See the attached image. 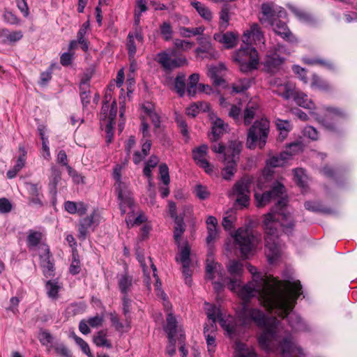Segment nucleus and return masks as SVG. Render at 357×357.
<instances>
[{"label":"nucleus","instance_id":"1","mask_svg":"<svg viewBox=\"0 0 357 357\" xmlns=\"http://www.w3.org/2000/svg\"><path fill=\"white\" fill-rule=\"evenodd\" d=\"M247 268L252 275V280L242 286L238 296L243 301L242 305L255 296L259 301L268 309H275L278 314H284L291 308L289 298L292 294L290 281L278 280L276 278L257 271L256 267L248 264Z\"/></svg>","mask_w":357,"mask_h":357},{"label":"nucleus","instance_id":"2","mask_svg":"<svg viewBox=\"0 0 357 357\" xmlns=\"http://www.w3.org/2000/svg\"><path fill=\"white\" fill-rule=\"evenodd\" d=\"M244 324L254 321L259 327L264 328L258 337L260 348L265 351L271 350V343L275 334V328L279 321L275 317H268L261 311L249 307L244 303L239 313Z\"/></svg>","mask_w":357,"mask_h":357},{"label":"nucleus","instance_id":"3","mask_svg":"<svg viewBox=\"0 0 357 357\" xmlns=\"http://www.w3.org/2000/svg\"><path fill=\"white\" fill-rule=\"evenodd\" d=\"M278 206L276 204L270 211L264 215L263 227L266 255L268 261L273 263L281 255V245L279 240L280 222L278 219Z\"/></svg>","mask_w":357,"mask_h":357},{"label":"nucleus","instance_id":"4","mask_svg":"<svg viewBox=\"0 0 357 357\" xmlns=\"http://www.w3.org/2000/svg\"><path fill=\"white\" fill-rule=\"evenodd\" d=\"M292 285V294L289 298V304L291 305V308L288 309L287 312L284 314H278L275 312V309H268L266 308L268 311L271 313H273L278 317L284 319L287 317L289 325L294 331H306L309 330V328L307 324L304 320L297 314L291 312L295 306L297 298L302 294V287L300 283V281H296L291 282Z\"/></svg>","mask_w":357,"mask_h":357},{"label":"nucleus","instance_id":"5","mask_svg":"<svg viewBox=\"0 0 357 357\" xmlns=\"http://www.w3.org/2000/svg\"><path fill=\"white\" fill-rule=\"evenodd\" d=\"M234 238V247L238 250L243 258H248L252 255L259 243V238L254 234L250 228L240 227L232 235Z\"/></svg>","mask_w":357,"mask_h":357},{"label":"nucleus","instance_id":"6","mask_svg":"<svg viewBox=\"0 0 357 357\" xmlns=\"http://www.w3.org/2000/svg\"><path fill=\"white\" fill-rule=\"evenodd\" d=\"M234 52L231 56L243 73H248L257 69L259 63L258 52L255 47L248 43Z\"/></svg>","mask_w":357,"mask_h":357},{"label":"nucleus","instance_id":"7","mask_svg":"<svg viewBox=\"0 0 357 357\" xmlns=\"http://www.w3.org/2000/svg\"><path fill=\"white\" fill-rule=\"evenodd\" d=\"M270 122L266 118L257 120L249 128L247 136L246 146L249 149H255L258 143L262 149L266 143L269 134Z\"/></svg>","mask_w":357,"mask_h":357},{"label":"nucleus","instance_id":"8","mask_svg":"<svg viewBox=\"0 0 357 357\" xmlns=\"http://www.w3.org/2000/svg\"><path fill=\"white\" fill-rule=\"evenodd\" d=\"M323 109L328 113L331 119L334 121H330L327 119L316 115V120L328 131L341 135L342 129L338 124V119L346 120L348 117L347 114L343 109L333 107H323Z\"/></svg>","mask_w":357,"mask_h":357},{"label":"nucleus","instance_id":"9","mask_svg":"<svg viewBox=\"0 0 357 357\" xmlns=\"http://www.w3.org/2000/svg\"><path fill=\"white\" fill-rule=\"evenodd\" d=\"M227 275L223 274V281L227 287L238 295L239 289L242 287V276L243 273V264L238 261L231 260L227 265Z\"/></svg>","mask_w":357,"mask_h":357},{"label":"nucleus","instance_id":"10","mask_svg":"<svg viewBox=\"0 0 357 357\" xmlns=\"http://www.w3.org/2000/svg\"><path fill=\"white\" fill-rule=\"evenodd\" d=\"M251 183L252 178L249 176H245L233 187V194L236 197V202L243 207L248 206L250 203Z\"/></svg>","mask_w":357,"mask_h":357},{"label":"nucleus","instance_id":"11","mask_svg":"<svg viewBox=\"0 0 357 357\" xmlns=\"http://www.w3.org/2000/svg\"><path fill=\"white\" fill-rule=\"evenodd\" d=\"M287 200L284 197H282L278 200L276 206H278V219L280 226L286 234H291L295 227V221L292 218L291 213L287 210Z\"/></svg>","mask_w":357,"mask_h":357},{"label":"nucleus","instance_id":"12","mask_svg":"<svg viewBox=\"0 0 357 357\" xmlns=\"http://www.w3.org/2000/svg\"><path fill=\"white\" fill-rule=\"evenodd\" d=\"M284 10L280 7L278 8L274 3L266 2L261 6V15L259 17V20L261 24L273 26L274 22L282 16Z\"/></svg>","mask_w":357,"mask_h":357},{"label":"nucleus","instance_id":"13","mask_svg":"<svg viewBox=\"0 0 357 357\" xmlns=\"http://www.w3.org/2000/svg\"><path fill=\"white\" fill-rule=\"evenodd\" d=\"M179 248L178 256L176 257V261L181 263L182 273L185 278V283L190 286L192 282L191 275L192 271L190 269V264L191 263L190 247L189 243L186 241L183 246L178 247Z\"/></svg>","mask_w":357,"mask_h":357},{"label":"nucleus","instance_id":"14","mask_svg":"<svg viewBox=\"0 0 357 357\" xmlns=\"http://www.w3.org/2000/svg\"><path fill=\"white\" fill-rule=\"evenodd\" d=\"M284 193V186L279 183L275 182L272 186L271 190L266 191L261 195L255 193V197L257 202V207H264L268 204L271 200L279 198L280 200Z\"/></svg>","mask_w":357,"mask_h":357},{"label":"nucleus","instance_id":"15","mask_svg":"<svg viewBox=\"0 0 357 357\" xmlns=\"http://www.w3.org/2000/svg\"><path fill=\"white\" fill-rule=\"evenodd\" d=\"M116 192L118 199L120 200V209L122 214L126 213L127 208L132 209L135 206V201L132 194L129 190L127 184H121V187H116Z\"/></svg>","mask_w":357,"mask_h":357},{"label":"nucleus","instance_id":"16","mask_svg":"<svg viewBox=\"0 0 357 357\" xmlns=\"http://www.w3.org/2000/svg\"><path fill=\"white\" fill-rule=\"evenodd\" d=\"M157 56L158 58V62L167 70H172L188 64V61L184 56H179L174 59L171 58L172 56H176L175 51H172L170 56L166 52L158 53Z\"/></svg>","mask_w":357,"mask_h":357},{"label":"nucleus","instance_id":"17","mask_svg":"<svg viewBox=\"0 0 357 357\" xmlns=\"http://www.w3.org/2000/svg\"><path fill=\"white\" fill-rule=\"evenodd\" d=\"M281 47L280 45L272 47L267 52L264 66L269 72L273 73L277 70L284 61V59L280 57L277 53Z\"/></svg>","mask_w":357,"mask_h":357},{"label":"nucleus","instance_id":"18","mask_svg":"<svg viewBox=\"0 0 357 357\" xmlns=\"http://www.w3.org/2000/svg\"><path fill=\"white\" fill-rule=\"evenodd\" d=\"M251 37L256 45L261 43L265 47L264 33L257 23H253L250 25V29L243 33L242 40L244 43L249 44Z\"/></svg>","mask_w":357,"mask_h":357},{"label":"nucleus","instance_id":"19","mask_svg":"<svg viewBox=\"0 0 357 357\" xmlns=\"http://www.w3.org/2000/svg\"><path fill=\"white\" fill-rule=\"evenodd\" d=\"M238 34L232 31L225 33H215L213 38L220 43L224 44L226 48H233L237 45Z\"/></svg>","mask_w":357,"mask_h":357},{"label":"nucleus","instance_id":"20","mask_svg":"<svg viewBox=\"0 0 357 357\" xmlns=\"http://www.w3.org/2000/svg\"><path fill=\"white\" fill-rule=\"evenodd\" d=\"M225 167L222 170V178L225 180H230L237 171V160L234 158L229 159L224 157Z\"/></svg>","mask_w":357,"mask_h":357},{"label":"nucleus","instance_id":"21","mask_svg":"<svg viewBox=\"0 0 357 357\" xmlns=\"http://www.w3.org/2000/svg\"><path fill=\"white\" fill-rule=\"evenodd\" d=\"M259 109V105L256 101L252 100L247 103L243 115L245 125L248 126L252 123Z\"/></svg>","mask_w":357,"mask_h":357},{"label":"nucleus","instance_id":"22","mask_svg":"<svg viewBox=\"0 0 357 357\" xmlns=\"http://www.w3.org/2000/svg\"><path fill=\"white\" fill-rule=\"evenodd\" d=\"M227 126L221 119L217 118L212 123L211 140L212 142L218 141L226 132Z\"/></svg>","mask_w":357,"mask_h":357},{"label":"nucleus","instance_id":"23","mask_svg":"<svg viewBox=\"0 0 357 357\" xmlns=\"http://www.w3.org/2000/svg\"><path fill=\"white\" fill-rule=\"evenodd\" d=\"M197 40L200 45V46L196 49V52L197 54L207 53L208 54V56H206L205 57L216 59L218 53L213 51L211 43L207 38L201 37L199 38Z\"/></svg>","mask_w":357,"mask_h":357},{"label":"nucleus","instance_id":"24","mask_svg":"<svg viewBox=\"0 0 357 357\" xmlns=\"http://www.w3.org/2000/svg\"><path fill=\"white\" fill-rule=\"evenodd\" d=\"M221 265L213 260V257L211 253L208 255L206 260V277L208 280H213L215 278V273H220Z\"/></svg>","mask_w":357,"mask_h":357},{"label":"nucleus","instance_id":"25","mask_svg":"<svg viewBox=\"0 0 357 357\" xmlns=\"http://www.w3.org/2000/svg\"><path fill=\"white\" fill-rule=\"evenodd\" d=\"M275 91L285 100L294 98L298 92L295 84L291 82H286L284 84H281L279 89Z\"/></svg>","mask_w":357,"mask_h":357},{"label":"nucleus","instance_id":"26","mask_svg":"<svg viewBox=\"0 0 357 357\" xmlns=\"http://www.w3.org/2000/svg\"><path fill=\"white\" fill-rule=\"evenodd\" d=\"M95 212L89 216L84 218L79 221V235L78 237L82 239H85L89 231V229L94 224Z\"/></svg>","mask_w":357,"mask_h":357},{"label":"nucleus","instance_id":"27","mask_svg":"<svg viewBox=\"0 0 357 357\" xmlns=\"http://www.w3.org/2000/svg\"><path fill=\"white\" fill-rule=\"evenodd\" d=\"M22 151V154L19 156L16 165L7 172L8 178H13L24 167L26 160V151L24 148H20Z\"/></svg>","mask_w":357,"mask_h":357},{"label":"nucleus","instance_id":"28","mask_svg":"<svg viewBox=\"0 0 357 357\" xmlns=\"http://www.w3.org/2000/svg\"><path fill=\"white\" fill-rule=\"evenodd\" d=\"M242 149V144L239 141H231L229 146L226 148V152L225 153V157H227L229 159L238 158V155Z\"/></svg>","mask_w":357,"mask_h":357},{"label":"nucleus","instance_id":"29","mask_svg":"<svg viewBox=\"0 0 357 357\" xmlns=\"http://www.w3.org/2000/svg\"><path fill=\"white\" fill-rule=\"evenodd\" d=\"M174 228V239L178 247H181V236L185 230V225L183 218H176Z\"/></svg>","mask_w":357,"mask_h":357},{"label":"nucleus","instance_id":"30","mask_svg":"<svg viewBox=\"0 0 357 357\" xmlns=\"http://www.w3.org/2000/svg\"><path fill=\"white\" fill-rule=\"evenodd\" d=\"M272 26L273 27L275 33L285 40H289V37L291 36V32L288 29L285 22L276 20V22H274V25Z\"/></svg>","mask_w":357,"mask_h":357},{"label":"nucleus","instance_id":"31","mask_svg":"<svg viewBox=\"0 0 357 357\" xmlns=\"http://www.w3.org/2000/svg\"><path fill=\"white\" fill-rule=\"evenodd\" d=\"M311 86L323 91H328L331 89L330 84L316 74L312 76Z\"/></svg>","mask_w":357,"mask_h":357},{"label":"nucleus","instance_id":"32","mask_svg":"<svg viewBox=\"0 0 357 357\" xmlns=\"http://www.w3.org/2000/svg\"><path fill=\"white\" fill-rule=\"evenodd\" d=\"M282 357H291L295 352L296 347L291 338H284L280 344Z\"/></svg>","mask_w":357,"mask_h":357},{"label":"nucleus","instance_id":"33","mask_svg":"<svg viewBox=\"0 0 357 357\" xmlns=\"http://www.w3.org/2000/svg\"><path fill=\"white\" fill-rule=\"evenodd\" d=\"M107 330L99 331L93 337V341L98 347H105L108 349L112 347L111 342L107 339Z\"/></svg>","mask_w":357,"mask_h":357},{"label":"nucleus","instance_id":"34","mask_svg":"<svg viewBox=\"0 0 357 357\" xmlns=\"http://www.w3.org/2000/svg\"><path fill=\"white\" fill-rule=\"evenodd\" d=\"M177 321L172 313L169 312L167 317V324L164 327L165 331L167 333V337H175L176 333Z\"/></svg>","mask_w":357,"mask_h":357},{"label":"nucleus","instance_id":"35","mask_svg":"<svg viewBox=\"0 0 357 357\" xmlns=\"http://www.w3.org/2000/svg\"><path fill=\"white\" fill-rule=\"evenodd\" d=\"M40 258L42 266L45 268V274L51 275L54 271V264L50 260V249L48 248L45 249V253L40 255Z\"/></svg>","mask_w":357,"mask_h":357},{"label":"nucleus","instance_id":"36","mask_svg":"<svg viewBox=\"0 0 357 357\" xmlns=\"http://www.w3.org/2000/svg\"><path fill=\"white\" fill-rule=\"evenodd\" d=\"M236 221V212L233 210H229L225 213V215L223 217L222 225L225 230H231L234 228Z\"/></svg>","mask_w":357,"mask_h":357},{"label":"nucleus","instance_id":"37","mask_svg":"<svg viewBox=\"0 0 357 357\" xmlns=\"http://www.w3.org/2000/svg\"><path fill=\"white\" fill-rule=\"evenodd\" d=\"M304 206L307 210L313 212H321L325 214H331L334 213V211L332 208L324 207L318 202L307 201L305 202Z\"/></svg>","mask_w":357,"mask_h":357},{"label":"nucleus","instance_id":"38","mask_svg":"<svg viewBox=\"0 0 357 357\" xmlns=\"http://www.w3.org/2000/svg\"><path fill=\"white\" fill-rule=\"evenodd\" d=\"M296 104L302 107L312 109L314 108V104L308 100L307 96L303 92L298 91L293 98Z\"/></svg>","mask_w":357,"mask_h":357},{"label":"nucleus","instance_id":"39","mask_svg":"<svg viewBox=\"0 0 357 357\" xmlns=\"http://www.w3.org/2000/svg\"><path fill=\"white\" fill-rule=\"evenodd\" d=\"M132 284V278L127 274L122 275L119 280L121 292L126 296Z\"/></svg>","mask_w":357,"mask_h":357},{"label":"nucleus","instance_id":"40","mask_svg":"<svg viewBox=\"0 0 357 357\" xmlns=\"http://www.w3.org/2000/svg\"><path fill=\"white\" fill-rule=\"evenodd\" d=\"M191 5L196 9L199 15L206 20L212 19L211 10L199 1H192Z\"/></svg>","mask_w":357,"mask_h":357},{"label":"nucleus","instance_id":"41","mask_svg":"<svg viewBox=\"0 0 357 357\" xmlns=\"http://www.w3.org/2000/svg\"><path fill=\"white\" fill-rule=\"evenodd\" d=\"M230 8L227 5H225L220 12V29L225 31L229 26Z\"/></svg>","mask_w":357,"mask_h":357},{"label":"nucleus","instance_id":"42","mask_svg":"<svg viewBox=\"0 0 357 357\" xmlns=\"http://www.w3.org/2000/svg\"><path fill=\"white\" fill-rule=\"evenodd\" d=\"M87 82L88 79L83 80L80 84V98L84 107L90 102V90Z\"/></svg>","mask_w":357,"mask_h":357},{"label":"nucleus","instance_id":"43","mask_svg":"<svg viewBox=\"0 0 357 357\" xmlns=\"http://www.w3.org/2000/svg\"><path fill=\"white\" fill-rule=\"evenodd\" d=\"M61 179V172L56 167H52L51 168V179L50 181V188L51 191L56 193V185Z\"/></svg>","mask_w":357,"mask_h":357},{"label":"nucleus","instance_id":"44","mask_svg":"<svg viewBox=\"0 0 357 357\" xmlns=\"http://www.w3.org/2000/svg\"><path fill=\"white\" fill-rule=\"evenodd\" d=\"M294 15L302 22L313 24L316 23V20L312 15L300 9L294 10Z\"/></svg>","mask_w":357,"mask_h":357},{"label":"nucleus","instance_id":"45","mask_svg":"<svg viewBox=\"0 0 357 357\" xmlns=\"http://www.w3.org/2000/svg\"><path fill=\"white\" fill-rule=\"evenodd\" d=\"M199 79V75L197 73L192 74L189 77V83L187 86V93L190 96H195L197 92V84Z\"/></svg>","mask_w":357,"mask_h":357},{"label":"nucleus","instance_id":"46","mask_svg":"<svg viewBox=\"0 0 357 357\" xmlns=\"http://www.w3.org/2000/svg\"><path fill=\"white\" fill-rule=\"evenodd\" d=\"M174 88L180 96H183L185 89V76L184 74H178L174 82Z\"/></svg>","mask_w":357,"mask_h":357},{"label":"nucleus","instance_id":"47","mask_svg":"<svg viewBox=\"0 0 357 357\" xmlns=\"http://www.w3.org/2000/svg\"><path fill=\"white\" fill-rule=\"evenodd\" d=\"M250 86V80L249 79H241L232 85L233 92L236 93H242L246 91Z\"/></svg>","mask_w":357,"mask_h":357},{"label":"nucleus","instance_id":"48","mask_svg":"<svg viewBox=\"0 0 357 357\" xmlns=\"http://www.w3.org/2000/svg\"><path fill=\"white\" fill-rule=\"evenodd\" d=\"M42 238V234L39 231L30 230L27 236V245L29 248L37 246Z\"/></svg>","mask_w":357,"mask_h":357},{"label":"nucleus","instance_id":"49","mask_svg":"<svg viewBox=\"0 0 357 357\" xmlns=\"http://www.w3.org/2000/svg\"><path fill=\"white\" fill-rule=\"evenodd\" d=\"M304 61L305 63L308 65H320L328 69H333L334 68L333 64L331 61L320 58H305Z\"/></svg>","mask_w":357,"mask_h":357},{"label":"nucleus","instance_id":"50","mask_svg":"<svg viewBox=\"0 0 357 357\" xmlns=\"http://www.w3.org/2000/svg\"><path fill=\"white\" fill-rule=\"evenodd\" d=\"M304 61L305 63L308 65H320L328 69H333L334 68L333 64L331 61L320 58H305Z\"/></svg>","mask_w":357,"mask_h":357},{"label":"nucleus","instance_id":"51","mask_svg":"<svg viewBox=\"0 0 357 357\" xmlns=\"http://www.w3.org/2000/svg\"><path fill=\"white\" fill-rule=\"evenodd\" d=\"M193 159L197 164L204 168L206 172L211 171L209 162L206 159V155L193 151Z\"/></svg>","mask_w":357,"mask_h":357},{"label":"nucleus","instance_id":"52","mask_svg":"<svg viewBox=\"0 0 357 357\" xmlns=\"http://www.w3.org/2000/svg\"><path fill=\"white\" fill-rule=\"evenodd\" d=\"M204 31L203 26H199L193 29L186 27H181L180 29V33L183 37H190V35L198 36L202 35Z\"/></svg>","mask_w":357,"mask_h":357},{"label":"nucleus","instance_id":"53","mask_svg":"<svg viewBox=\"0 0 357 357\" xmlns=\"http://www.w3.org/2000/svg\"><path fill=\"white\" fill-rule=\"evenodd\" d=\"M130 300L128 298L127 295L123 296V311L126 317V326L130 327L131 317L130 316Z\"/></svg>","mask_w":357,"mask_h":357},{"label":"nucleus","instance_id":"54","mask_svg":"<svg viewBox=\"0 0 357 357\" xmlns=\"http://www.w3.org/2000/svg\"><path fill=\"white\" fill-rule=\"evenodd\" d=\"M1 36H3L6 40L10 41V43H15L22 38V33L21 31H14L9 33L6 30H2L1 31Z\"/></svg>","mask_w":357,"mask_h":357},{"label":"nucleus","instance_id":"55","mask_svg":"<svg viewBox=\"0 0 357 357\" xmlns=\"http://www.w3.org/2000/svg\"><path fill=\"white\" fill-rule=\"evenodd\" d=\"M208 305V307L206 308L207 317L210 320H211L212 324H215L217 317H219L221 314L220 310L215 305Z\"/></svg>","mask_w":357,"mask_h":357},{"label":"nucleus","instance_id":"56","mask_svg":"<svg viewBox=\"0 0 357 357\" xmlns=\"http://www.w3.org/2000/svg\"><path fill=\"white\" fill-rule=\"evenodd\" d=\"M46 288L47 289V294L49 297L56 298L57 297L59 286L56 282L49 280L46 283Z\"/></svg>","mask_w":357,"mask_h":357},{"label":"nucleus","instance_id":"57","mask_svg":"<svg viewBox=\"0 0 357 357\" xmlns=\"http://www.w3.org/2000/svg\"><path fill=\"white\" fill-rule=\"evenodd\" d=\"M74 340L75 342L80 347L82 351L88 356V357H94L92 353L91 352L89 344L86 342H85L82 338L74 335Z\"/></svg>","mask_w":357,"mask_h":357},{"label":"nucleus","instance_id":"58","mask_svg":"<svg viewBox=\"0 0 357 357\" xmlns=\"http://www.w3.org/2000/svg\"><path fill=\"white\" fill-rule=\"evenodd\" d=\"M160 174L163 183L167 185L170 182L169 175V168L165 163L160 165L159 166Z\"/></svg>","mask_w":357,"mask_h":357},{"label":"nucleus","instance_id":"59","mask_svg":"<svg viewBox=\"0 0 357 357\" xmlns=\"http://www.w3.org/2000/svg\"><path fill=\"white\" fill-rule=\"evenodd\" d=\"M304 135L309 137L312 140L317 141L319 139V132L312 126H307L305 127Z\"/></svg>","mask_w":357,"mask_h":357},{"label":"nucleus","instance_id":"60","mask_svg":"<svg viewBox=\"0 0 357 357\" xmlns=\"http://www.w3.org/2000/svg\"><path fill=\"white\" fill-rule=\"evenodd\" d=\"M195 193L198 198L202 200L207 199L209 196L206 187L202 185H197L195 186Z\"/></svg>","mask_w":357,"mask_h":357},{"label":"nucleus","instance_id":"61","mask_svg":"<svg viewBox=\"0 0 357 357\" xmlns=\"http://www.w3.org/2000/svg\"><path fill=\"white\" fill-rule=\"evenodd\" d=\"M294 175V179L296 183L300 185L301 187H304L305 185V181H304V172L303 169L301 168H297L294 169L293 170Z\"/></svg>","mask_w":357,"mask_h":357},{"label":"nucleus","instance_id":"62","mask_svg":"<svg viewBox=\"0 0 357 357\" xmlns=\"http://www.w3.org/2000/svg\"><path fill=\"white\" fill-rule=\"evenodd\" d=\"M77 255H73V261L69 268V271L73 275H76L80 271V261L77 258Z\"/></svg>","mask_w":357,"mask_h":357},{"label":"nucleus","instance_id":"63","mask_svg":"<svg viewBox=\"0 0 357 357\" xmlns=\"http://www.w3.org/2000/svg\"><path fill=\"white\" fill-rule=\"evenodd\" d=\"M161 33L165 40H169L172 38V30L169 23L163 22L160 26Z\"/></svg>","mask_w":357,"mask_h":357},{"label":"nucleus","instance_id":"64","mask_svg":"<svg viewBox=\"0 0 357 357\" xmlns=\"http://www.w3.org/2000/svg\"><path fill=\"white\" fill-rule=\"evenodd\" d=\"M174 44L177 49H180L184 51L190 49L193 46L192 43L180 39H175Z\"/></svg>","mask_w":357,"mask_h":357}]
</instances>
